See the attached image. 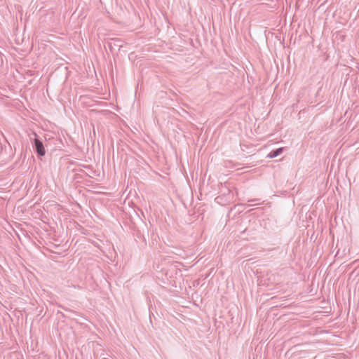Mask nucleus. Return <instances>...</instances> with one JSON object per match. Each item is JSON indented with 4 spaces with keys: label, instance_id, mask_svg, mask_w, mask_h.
Wrapping results in <instances>:
<instances>
[{
    "label": "nucleus",
    "instance_id": "f257e3e1",
    "mask_svg": "<svg viewBox=\"0 0 359 359\" xmlns=\"http://www.w3.org/2000/svg\"><path fill=\"white\" fill-rule=\"evenodd\" d=\"M34 144L38 154L40 156H44L46 154V150L43 145V143L39 139L35 138Z\"/></svg>",
    "mask_w": 359,
    "mask_h": 359
},
{
    "label": "nucleus",
    "instance_id": "f03ea898",
    "mask_svg": "<svg viewBox=\"0 0 359 359\" xmlns=\"http://www.w3.org/2000/svg\"><path fill=\"white\" fill-rule=\"evenodd\" d=\"M283 148L277 149L276 150L270 152L268 155V157H269L271 158L276 157L277 156L283 152Z\"/></svg>",
    "mask_w": 359,
    "mask_h": 359
}]
</instances>
